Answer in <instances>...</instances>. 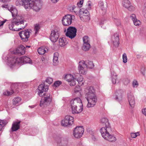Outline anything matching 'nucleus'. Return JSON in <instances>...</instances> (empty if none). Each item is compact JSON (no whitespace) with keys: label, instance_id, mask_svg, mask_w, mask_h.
<instances>
[{"label":"nucleus","instance_id":"obj_35","mask_svg":"<svg viewBox=\"0 0 146 146\" xmlns=\"http://www.w3.org/2000/svg\"><path fill=\"white\" fill-rule=\"evenodd\" d=\"M14 92L13 90H12L11 92L8 91H6L3 92V94L5 96H8L13 94L14 93Z\"/></svg>","mask_w":146,"mask_h":146},{"label":"nucleus","instance_id":"obj_37","mask_svg":"<svg viewBox=\"0 0 146 146\" xmlns=\"http://www.w3.org/2000/svg\"><path fill=\"white\" fill-rule=\"evenodd\" d=\"M123 61L124 63H126L127 62V58L126 54L124 53L122 55Z\"/></svg>","mask_w":146,"mask_h":146},{"label":"nucleus","instance_id":"obj_20","mask_svg":"<svg viewBox=\"0 0 146 146\" xmlns=\"http://www.w3.org/2000/svg\"><path fill=\"white\" fill-rule=\"evenodd\" d=\"M128 101L131 108L134 107L135 104L134 97L132 94H129L128 95Z\"/></svg>","mask_w":146,"mask_h":146},{"label":"nucleus","instance_id":"obj_26","mask_svg":"<svg viewBox=\"0 0 146 146\" xmlns=\"http://www.w3.org/2000/svg\"><path fill=\"white\" fill-rule=\"evenodd\" d=\"M99 5L103 10H105L107 8V3L106 2L104 3L102 2H100L99 3Z\"/></svg>","mask_w":146,"mask_h":146},{"label":"nucleus","instance_id":"obj_59","mask_svg":"<svg viewBox=\"0 0 146 146\" xmlns=\"http://www.w3.org/2000/svg\"><path fill=\"white\" fill-rule=\"evenodd\" d=\"M31 47L30 46H26V48H29Z\"/></svg>","mask_w":146,"mask_h":146},{"label":"nucleus","instance_id":"obj_3","mask_svg":"<svg viewBox=\"0 0 146 146\" xmlns=\"http://www.w3.org/2000/svg\"><path fill=\"white\" fill-rule=\"evenodd\" d=\"M86 95L88 102L87 107L88 108L94 107L97 101L95 91L92 87H88L85 90Z\"/></svg>","mask_w":146,"mask_h":146},{"label":"nucleus","instance_id":"obj_17","mask_svg":"<svg viewBox=\"0 0 146 146\" xmlns=\"http://www.w3.org/2000/svg\"><path fill=\"white\" fill-rule=\"evenodd\" d=\"M111 41L114 46L117 47L119 44V37L118 34L115 33L113 35L111 38Z\"/></svg>","mask_w":146,"mask_h":146},{"label":"nucleus","instance_id":"obj_34","mask_svg":"<svg viewBox=\"0 0 146 146\" xmlns=\"http://www.w3.org/2000/svg\"><path fill=\"white\" fill-rule=\"evenodd\" d=\"M80 13L81 14H85L86 15H87L89 12L87 9L84 8H82L80 9Z\"/></svg>","mask_w":146,"mask_h":146},{"label":"nucleus","instance_id":"obj_2","mask_svg":"<svg viewBox=\"0 0 146 146\" xmlns=\"http://www.w3.org/2000/svg\"><path fill=\"white\" fill-rule=\"evenodd\" d=\"M100 122L105 127L100 129V133L102 137L105 140L111 142L116 141V139L110 133L111 132V128L108 119L106 117L102 118L100 120Z\"/></svg>","mask_w":146,"mask_h":146},{"label":"nucleus","instance_id":"obj_44","mask_svg":"<svg viewBox=\"0 0 146 146\" xmlns=\"http://www.w3.org/2000/svg\"><path fill=\"white\" fill-rule=\"evenodd\" d=\"M138 84L137 81L134 80L133 82V87H136L138 86Z\"/></svg>","mask_w":146,"mask_h":146},{"label":"nucleus","instance_id":"obj_19","mask_svg":"<svg viewBox=\"0 0 146 146\" xmlns=\"http://www.w3.org/2000/svg\"><path fill=\"white\" fill-rule=\"evenodd\" d=\"M42 3L40 1H33V5L32 6L33 9L36 11H39L41 8Z\"/></svg>","mask_w":146,"mask_h":146},{"label":"nucleus","instance_id":"obj_22","mask_svg":"<svg viewBox=\"0 0 146 146\" xmlns=\"http://www.w3.org/2000/svg\"><path fill=\"white\" fill-rule=\"evenodd\" d=\"M20 121L14 122L12 124L11 129L13 131H17L20 128Z\"/></svg>","mask_w":146,"mask_h":146},{"label":"nucleus","instance_id":"obj_49","mask_svg":"<svg viewBox=\"0 0 146 146\" xmlns=\"http://www.w3.org/2000/svg\"><path fill=\"white\" fill-rule=\"evenodd\" d=\"M114 21L117 25L119 26L120 25V22L119 20L115 19Z\"/></svg>","mask_w":146,"mask_h":146},{"label":"nucleus","instance_id":"obj_14","mask_svg":"<svg viewBox=\"0 0 146 146\" xmlns=\"http://www.w3.org/2000/svg\"><path fill=\"white\" fill-rule=\"evenodd\" d=\"M74 118L70 115H66L64 119L61 122V125L63 126L66 127L71 125L73 123Z\"/></svg>","mask_w":146,"mask_h":146},{"label":"nucleus","instance_id":"obj_45","mask_svg":"<svg viewBox=\"0 0 146 146\" xmlns=\"http://www.w3.org/2000/svg\"><path fill=\"white\" fill-rule=\"evenodd\" d=\"M62 83V82L61 81H56L55 82L54 84V86L56 87H57L59 86Z\"/></svg>","mask_w":146,"mask_h":146},{"label":"nucleus","instance_id":"obj_21","mask_svg":"<svg viewBox=\"0 0 146 146\" xmlns=\"http://www.w3.org/2000/svg\"><path fill=\"white\" fill-rule=\"evenodd\" d=\"M123 91L122 90H118L115 93V99L117 101H119L122 99Z\"/></svg>","mask_w":146,"mask_h":146},{"label":"nucleus","instance_id":"obj_46","mask_svg":"<svg viewBox=\"0 0 146 146\" xmlns=\"http://www.w3.org/2000/svg\"><path fill=\"white\" fill-rule=\"evenodd\" d=\"M127 9L129 11H133L134 10L135 8L134 7L132 6L131 5H129V6L128 7Z\"/></svg>","mask_w":146,"mask_h":146},{"label":"nucleus","instance_id":"obj_8","mask_svg":"<svg viewBox=\"0 0 146 146\" xmlns=\"http://www.w3.org/2000/svg\"><path fill=\"white\" fill-rule=\"evenodd\" d=\"M33 1L31 0H17L16 4L17 5H21L26 9H29L32 8Z\"/></svg>","mask_w":146,"mask_h":146},{"label":"nucleus","instance_id":"obj_40","mask_svg":"<svg viewBox=\"0 0 146 146\" xmlns=\"http://www.w3.org/2000/svg\"><path fill=\"white\" fill-rule=\"evenodd\" d=\"M139 134L138 132L136 133H131V137L132 138H135L137 136L139 135Z\"/></svg>","mask_w":146,"mask_h":146},{"label":"nucleus","instance_id":"obj_23","mask_svg":"<svg viewBox=\"0 0 146 146\" xmlns=\"http://www.w3.org/2000/svg\"><path fill=\"white\" fill-rule=\"evenodd\" d=\"M68 42V41L66 40L64 38H60L58 40L59 44L61 47L64 46L66 45Z\"/></svg>","mask_w":146,"mask_h":146},{"label":"nucleus","instance_id":"obj_13","mask_svg":"<svg viewBox=\"0 0 146 146\" xmlns=\"http://www.w3.org/2000/svg\"><path fill=\"white\" fill-rule=\"evenodd\" d=\"M31 33V30L25 29L24 31L20 32L19 35L23 41H27L28 40Z\"/></svg>","mask_w":146,"mask_h":146},{"label":"nucleus","instance_id":"obj_30","mask_svg":"<svg viewBox=\"0 0 146 146\" xmlns=\"http://www.w3.org/2000/svg\"><path fill=\"white\" fill-rule=\"evenodd\" d=\"M7 123L5 120H1L0 119V131H1L3 127Z\"/></svg>","mask_w":146,"mask_h":146},{"label":"nucleus","instance_id":"obj_12","mask_svg":"<svg viewBox=\"0 0 146 146\" xmlns=\"http://www.w3.org/2000/svg\"><path fill=\"white\" fill-rule=\"evenodd\" d=\"M74 16L71 15H67L64 17L62 20L63 25L68 26L70 25L72 23V20L74 18Z\"/></svg>","mask_w":146,"mask_h":146},{"label":"nucleus","instance_id":"obj_36","mask_svg":"<svg viewBox=\"0 0 146 146\" xmlns=\"http://www.w3.org/2000/svg\"><path fill=\"white\" fill-rule=\"evenodd\" d=\"M87 66V68H93L94 66V65L93 62L92 61H89L88 62V65Z\"/></svg>","mask_w":146,"mask_h":146},{"label":"nucleus","instance_id":"obj_4","mask_svg":"<svg viewBox=\"0 0 146 146\" xmlns=\"http://www.w3.org/2000/svg\"><path fill=\"white\" fill-rule=\"evenodd\" d=\"M64 79L69 82V84L71 86H74L76 85V81L80 85H83L84 82L83 80V76L78 73L74 74L73 75L67 74L64 77Z\"/></svg>","mask_w":146,"mask_h":146},{"label":"nucleus","instance_id":"obj_53","mask_svg":"<svg viewBox=\"0 0 146 146\" xmlns=\"http://www.w3.org/2000/svg\"><path fill=\"white\" fill-rule=\"evenodd\" d=\"M88 9H91V3L90 1H88Z\"/></svg>","mask_w":146,"mask_h":146},{"label":"nucleus","instance_id":"obj_11","mask_svg":"<svg viewBox=\"0 0 146 146\" xmlns=\"http://www.w3.org/2000/svg\"><path fill=\"white\" fill-rule=\"evenodd\" d=\"M84 129L82 127L77 126L74 129L73 135L74 137L76 138H80L82 135Z\"/></svg>","mask_w":146,"mask_h":146},{"label":"nucleus","instance_id":"obj_28","mask_svg":"<svg viewBox=\"0 0 146 146\" xmlns=\"http://www.w3.org/2000/svg\"><path fill=\"white\" fill-rule=\"evenodd\" d=\"M122 4L124 7L127 8L130 5V2L128 0H123Z\"/></svg>","mask_w":146,"mask_h":146},{"label":"nucleus","instance_id":"obj_43","mask_svg":"<svg viewBox=\"0 0 146 146\" xmlns=\"http://www.w3.org/2000/svg\"><path fill=\"white\" fill-rule=\"evenodd\" d=\"M40 29V27L38 25H36L35 27V33L36 34L38 32Z\"/></svg>","mask_w":146,"mask_h":146},{"label":"nucleus","instance_id":"obj_29","mask_svg":"<svg viewBox=\"0 0 146 146\" xmlns=\"http://www.w3.org/2000/svg\"><path fill=\"white\" fill-rule=\"evenodd\" d=\"M21 98L18 97L15 98L13 100V105H16L21 101Z\"/></svg>","mask_w":146,"mask_h":146},{"label":"nucleus","instance_id":"obj_25","mask_svg":"<svg viewBox=\"0 0 146 146\" xmlns=\"http://www.w3.org/2000/svg\"><path fill=\"white\" fill-rule=\"evenodd\" d=\"M90 48V43L83 44L82 47V49L85 51L88 50Z\"/></svg>","mask_w":146,"mask_h":146},{"label":"nucleus","instance_id":"obj_38","mask_svg":"<svg viewBox=\"0 0 146 146\" xmlns=\"http://www.w3.org/2000/svg\"><path fill=\"white\" fill-rule=\"evenodd\" d=\"M133 22L134 24L136 26H139L141 24V21L137 19H136Z\"/></svg>","mask_w":146,"mask_h":146},{"label":"nucleus","instance_id":"obj_50","mask_svg":"<svg viewBox=\"0 0 146 146\" xmlns=\"http://www.w3.org/2000/svg\"><path fill=\"white\" fill-rule=\"evenodd\" d=\"M111 78H115L117 77V75L116 73L114 72H111Z\"/></svg>","mask_w":146,"mask_h":146},{"label":"nucleus","instance_id":"obj_54","mask_svg":"<svg viewBox=\"0 0 146 146\" xmlns=\"http://www.w3.org/2000/svg\"><path fill=\"white\" fill-rule=\"evenodd\" d=\"M72 9H70V10H71L72 11H74V12L75 11L74 10L75 9L76 7L75 6H73L72 7Z\"/></svg>","mask_w":146,"mask_h":146},{"label":"nucleus","instance_id":"obj_52","mask_svg":"<svg viewBox=\"0 0 146 146\" xmlns=\"http://www.w3.org/2000/svg\"><path fill=\"white\" fill-rule=\"evenodd\" d=\"M142 113L146 116V108H145L142 110Z\"/></svg>","mask_w":146,"mask_h":146},{"label":"nucleus","instance_id":"obj_31","mask_svg":"<svg viewBox=\"0 0 146 146\" xmlns=\"http://www.w3.org/2000/svg\"><path fill=\"white\" fill-rule=\"evenodd\" d=\"M83 44L90 43L89 38L88 36H85L83 37Z\"/></svg>","mask_w":146,"mask_h":146},{"label":"nucleus","instance_id":"obj_27","mask_svg":"<svg viewBox=\"0 0 146 146\" xmlns=\"http://www.w3.org/2000/svg\"><path fill=\"white\" fill-rule=\"evenodd\" d=\"M46 49H45L43 47H40L39 48L37 51L39 54L41 55L44 54L46 52Z\"/></svg>","mask_w":146,"mask_h":146},{"label":"nucleus","instance_id":"obj_6","mask_svg":"<svg viewBox=\"0 0 146 146\" xmlns=\"http://www.w3.org/2000/svg\"><path fill=\"white\" fill-rule=\"evenodd\" d=\"M9 60L10 61L8 62V65L11 68H12L17 64H21L24 63L31 64L32 63L30 58L26 56H23L20 58H10Z\"/></svg>","mask_w":146,"mask_h":146},{"label":"nucleus","instance_id":"obj_10","mask_svg":"<svg viewBox=\"0 0 146 146\" xmlns=\"http://www.w3.org/2000/svg\"><path fill=\"white\" fill-rule=\"evenodd\" d=\"M77 31L75 27L70 26L67 29L66 35L72 39L76 36Z\"/></svg>","mask_w":146,"mask_h":146},{"label":"nucleus","instance_id":"obj_58","mask_svg":"<svg viewBox=\"0 0 146 146\" xmlns=\"http://www.w3.org/2000/svg\"><path fill=\"white\" fill-rule=\"evenodd\" d=\"M34 106H29V107L31 108H33L35 107Z\"/></svg>","mask_w":146,"mask_h":146},{"label":"nucleus","instance_id":"obj_32","mask_svg":"<svg viewBox=\"0 0 146 146\" xmlns=\"http://www.w3.org/2000/svg\"><path fill=\"white\" fill-rule=\"evenodd\" d=\"M79 86H76L74 89V91L75 93H79V94L81 95V89L80 87L81 86L79 84Z\"/></svg>","mask_w":146,"mask_h":146},{"label":"nucleus","instance_id":"obj_60","mask_svg":"<svg viewBox=\"0 0 146 146\" xmlns=\"http://www.w3.org/2000/svg\"><path fill=\"white\" fill-rule=\"evenodd\" d=\"M42 61L43 62H44V60L43 59L42 60Z\"/></svg>","mask_w":146,"mask_h":146},{"label":"nucleus","instance_id":"obj_51","mask_svg":"<svg viewBox=\"0 0 146 146\" xmlns=\"http://www.w3.org/2000/svg\"><path fill=\"white\" fill-rule=\"evenodd\" d=\"M83 3V0H81L79 2L77 3L78 6L80 7H82V5Z\"/></svg>","mask_w":146,"mask_h":146},{"label":"nucleus","instance_id":"obj_5","mask_svg":"<svg viewBox=\"0 0 146 146\" xmlns=\"http://www.w3.org/2000/svg\"><path fill=\"white\" fill-rule=\"evenodd\" d=\"M70 104L73 114L79 113L83 110L82 100L79 98H76L71 100Z\"/></svg>","mask_w":146,"mask_h":146},{"label":"nucleus","instance_id":"obj_24","mask_svg":"<svg viewBox=\"0 0 146 146\" xmlns=\"http://www.w3.org/2000/svg\"><path fill=\"white\" fill-rule=\"evenodd\" d=\"M58 53L56 52L54 53L53 58V64L54 66H56L58 64Z\"/></svg>","mask_w":146,"mask_h":146},{"label":"nucleus","instance_id":"obj_56","mask_svg":"<svg viewBox=\"0 0 146 146\" xmlns=\"http://www.w3.org/2000/svg\"><path fill=\"white\" fill-rule=\"evenodd\" d=\"M104 24V21H101L100 23V25L101 26V27H102V25Z\"/></svg>","mask_w":146,"mask_h":146},{"label":"nucleus","instance_id":"obj_18","mask_svg":"<svg viewBox=\"0 0 146 146\" xmlns=\"http://www.w3.org/2000/svg\"><path fill=\"white\" fill-rule=\"evenodd\" d=\"M25 52V48L23 45H20L19 47L14 51V53L19 55L24 54Z\"/></svg>","mask_w":146,"mask_h":146},{"label":"nucleus","instance_id":"obj_41","mask_svg":"<svg viewBox=\"0 0 146 146\" xmlns=\"http://www.w3.org/2000/svg\"><path fill=\"white\" fill-rule=\"evenodd\" d=\"M130 18L132 20L133 22L136 19H137L136 16L135 14H132L130 16Z\"/></svg>","mask_w":146,"mask_h":146},{"label":"nucleus","instance_id":"obj_16","mask_svg":"<svg viewBox=\"0 0 146 146\" xmlns=\"http://www.w3.org/2000/svg\"><path fill=\"white\" fill-rule=\"evenodd\" d=\"M48 89V86L44 84H41L38 87L37 94L39 96L42 97L44 92L47 91Z\"/></svg>","mask_w":146,"mask_h":146},{"label":"nucleus","instance_id":"obj_9","mask_svg":"<svg viewBox=\"0 0 146 146\" xmlns=\"http://www.w3.org/2000/svg\"><path fill=\"white\" fill-rule=\"evenodd\" d=\"M60 29L58 27H55L51 32L50 38L52 42H56L59 37Z\"/></svg>","mask_w":146,"mask_h":146},{"label":"nucleus","instance_id":"obj_39","mask_svg":"<svg viewBox=\"0 0 146 146\" xmlns=\"http://www.w3.org/2000/svg\"><path fill=\"white\" fill-rule=\"evenodd\" d=\"M111 80L112 83L113 84H115L117 82H119V81L117 80V77L111 78Z\"/></svg>","mask_w":146,"mask_h":146},{"label":"nucleus","instance_id":"obj_15","mask_svg":"<svg viewBox=\"0 0 146 146\" xmlns=\"http://www.w3.org/2000/svg\"><path fill=\"white\" fill-rule=\"evenodd\" d=\"M78 69L80 74H86L87 71V66L85 62L82 60L80 61L79 63Z\"/></svg>","mask_w":146,"mask_h":146},{"label":"nucleus","instance_id":"obj_42","mask_svg":"<svg viewBox=\"0 0 146 146\" xmlns=\"http://www.w3.org/2000/svg\"><path fill=\"white\" fill-rule=\"evenodd\" d=\"M53 81L52 79L50 78H48L46 80V82L48 84L52 83L53 82Z\"/></svg>","mask_w":146,"mask_h":146},{"label":"nucleus","instance_id":"obj_48","mask_svg":"<svg viewBox=\"0 0 146 146\" xmlns=\"http://www.w3.org/2000/svg\"><path fill=\"white\" fill-rule=\"evenodd\" d=\"M145 7L144 8L143 10V14L144 16L146 18V2L145 4Z\"/></svg>","mask_w":146,"mask_h":146},{"label":"nucleus","instance_id":"obj_47","mask_svg":"<svg viewBox=\"0 0 146 146\" xmlns=\"http://www.w3.org/2000/svg\"><path fill=\"white\" fill-rule=\"evenodd\" d=\"M62 137H58L56 138V141L57 142L58 144H59L60 145L61 143V141H62Z\"/></svg>","mask_w":146,"mask_h":146},{"label":"nucleus","instance_id":"obj_55","mask_svg":"<svg viewBox=\"0 0 146 146\" xmlns=\"http://www.w3.org/2000/svg\"><path fill=\"white\" fill-rule=\"evenodd\" d=\"M10 0H0V1L1 2H5L9 1Z\"/></svg>","mask_w":146,"mask_h":146},{"label":"nucleus","instance_id":"obj_33","mask_svg":"<svg viewBox=\"0 0 146 146\" xmlns=\"http://www.w3.org/2000/svg\"><path fill=\"white\" fill-rule=\"evenodd\" d=\"M62 140L60 145L65 146L67 144L68 142L67 139L62 137Z\"/></svg>","mask_w":146,"mask_h":146},{"label":"nucleus","instance_id":"obj_1","mask_svg":"<svg viewBox=\"0 0 146 146\" xmlns=\"http://www.w3.org/2000/svg\"><path fill=\"white\" fill-rule=\"evenodd\" d=\"M9 11L12 13L13 18L11 21V23L9 25V29L13 31H18L25 28L26 25L24 23L26 21L24 18L21 16L18 15V11L15 8L11 7Z\"/></svg>","mask_w":146,"mask_h":146},{"label":"nucleus","instance_id":"obj_57","mask_svg":"<svg viewBox=\"0 0 146 146\" xmlns=\"http://www.w3.org/2000/svg\"><path fill=\"white\" fill-rule=\"evenodd\" d=\"M51 1L54 3H56L59 0H51Z\"/></svg>","mask_w":146,"mask_h":146},{"label":"nucleus","instance_id":"obj_7","mask_svg":"<svg viewBox=\"0 0 146 146\" xmlns=\"http://www.w3.org/2000/svg\"><path fill=\"white\" fill-rule=\"evenodd\" d=\"M42 97L40 103L41 107L44 108L48 105L52 101V97L49 94L43 93Z\"/></svg>","mask_w":146,"mask_h":146}]
</instances>
